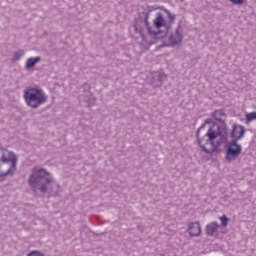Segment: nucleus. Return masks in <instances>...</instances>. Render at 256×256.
Segmentation results:
<instances>
[{
	"label": "nucleus",
	"mask_w": 256,
	"mask_h": 256,
	"mask_svg": "<svg viewBox=\"0 0 256 256\" xmlns=\"http://www.w3.org/2000/svg\"><path fill=\"white\" fill-rule=\"evenodd\" d=\"M213 123V118H208L204 121V123L198 128L196 131V139L199 147L206 153L207 155H212L217 151V147L222 145V143H227V135L223 134L219 131L217 126H210L207 133L203 135V137L199 136L202 129H205L206 125H211Z\"/></svg>",
	"instance_id": "f257e3e1"
},
{
	"label": "nucleus",
	"mask_w": 256,
	"mask_h": 256,
	"mask_svg": "<svg viewBox=\"0 0 256 256\" xmlns=\"http://www.w3.org/2000/svg\"><path fill=\"white\" fill-rule=\"evenodd\" d=\"M29 186L32 191H40L43 195L45 193H59V184L53 178V174L45 170V168H34L32 174L28 179Z\"/></svg>",
	"instance_id": "f03ea898"
},
{
	"label": "nucleus",
	"mask_w": 256,
	"mask_h": 256,
	"mask_svg": "<svg viewBox=\"0 0 256 256\" xmlns=\"http://www.w3.org/2000/svg\"><path fill=\"white\" fill-rule=\"evenodd\" d=\"M17 155L13 151L0 148V183L5 181L6 177H13L17 171Z\"/></svg>",
	"instance_id": "7ed1b4c3"
},
{
	"label": "nucleus",
	"mask_w": 256,
	"mask_h": 256,
	"mask_svg": "<svg viewBox=\"0 0 256 256\" xmlns=\"http://www.w3.org/2000/svg\"><path fill=\"white\" fill-rule=\"evenodd\" d=\"M153 25L157 30H153L149 22L148 26H146L148 35H150V37H152L153 39H165V37L169 35V29H171V24L167 23V20H165L163 13L158 12L156 14V18L153 20Z\"/></svg>",
	"instance_id": "20e7f679"
},
{
	"label": "nucleus",
	"mask_w": 256,
	"mask_h": 256,
	"mask_svg": "<svg viewBox=\"0 0 256 256\" xmlns=\"http://www.w3.org/2000/svg\"><path fill=\"white\" fill-rule=\"evenodd\" d=\"M47 95L41 88L32 87L24 91V100L31 109H39L41 105L47 103Z\"/></svg>",
	"instance_id": "39448f33"
},
{
	"label": "nucleus",
	"mask_w": 256,
	"mask_h": 256,
	"mask_svg": "<svg viewBox=\"0 0 256 256\" xmlns=\"http://www.w3.org/2000/svg\"><path fill=\"white\" fill-rule=\"evenodd\" d=\"M211 117L215 119L217 122L211 123V127H217L218 131H220L223 135H229V132H227V123H225V119H227V114L225 113V110L219 109L212 112Z\"/></svg>",
	"instance_id": "423d86ee"
},
{
	"label": "nucleus",
	"mask_w": 256,
	"mask_h": 256,
	"mask_svg": "<svg viewBox=\"0 0 256 256\" xmlns=\"http://www.w3.org/2000/svg\"><path fill=\"white\" fill-rule=\"evenodd\" d=\"M243 135H245V126L234 124L230 133V137H232L233 139L226 145V147H241V145L238 144L237 141H239V139H242Z\"/></svg>",
	"instance_id": "0eeeda50"
},
{
	"label": "nucleus",
	"mask_w": 256,
	"mask_h": 256,
	"mask_svg": "<svg viewBox=\"0 0 256 256\" xmlns=\"http://www.w3.org/2000/svg\"><path fill=\"white\" fill-rule=\"evenodd\" d=\"M167 79V74L163 71H156L150 73V75L147 78V81L151 87L154 89H157L159 87H163V83Z\"/></svg>",
	"instance_id": "6e6552de"
},
{
	"label": "nucleus",
	"mask_w": 256,
	"mask_h": 256,
	"mask_svg": "<svg viewBox=\"0 0 256 256\" xmlns=\"http://www.w3.org/2000/svg\"><path fill=\"white\" fill-rule=\"evenodd\" d=\"M242 151L243 148L241 146L235 148L231 146H226V160L235 161L241 155Z\"/></svg>",
	"instance_id": "1a4fd4ad"
},
{
	"label": "nucleus",
	"mask_w": 256,
	"mask_h": 256,
	"mask_svg": "<svg viewBox=\"0 0 256 256\" xmlns=\"http://www.w3.org/2000/svg\"><path fill=\"white\" fill-rule=\"evenodd\" d=\"M80 93V97H83L85 103L93 101V93L91 92V85H89V83L84 82L82 86H80Z\"/></svg>",
	"instance_id": "9d476101"
},
{
	"label": "nucleus",
	"mask_w": 256,
	"mask_h": 256,
	"mask_svg": "<svg viewBox=\"0 0 256 256\" xmlns=\"http://www.w3.org/2000/svg\"><path fill=\"white\" fill-rule=\"evenodd\" d=\"M179 29H181V26H178L175 30V33L171 34L169 37V43L171 47H175V45H179V43L183 41V35H181V32H179Z\"/></svg>",
	"instance_id": "9b49d317"
},
{
	"label": "nucleus",
	"mask_w": 256,
	"mask_h": 256,
	"mask_svg": "<svg viewBox=\"0 0 256 256\" xmlns=\"http://www.w3.org/2000/svg\"><path fill=\"white\" fill-rule=\"evenodd\" d=\"M190 237H199L201 235V224L199 222H192L187 229Z\"/></svg>",
	"instance_id": "f8f14e48"
},
{
	"label": "nucleus",
	"mask_w": 256,
	"mask_h": 256,
	"mask_svg": "<svg viewBox=\"0 0 256 256\" xmlns=\"http://www.w3.org/2000/svg\"><path fill=\"white\" fill-rule=\"evenodd\" d=\"M217 229H219V223L217 222H211L206 225L205 232L208 237H217Z\"/></svg>",
	"instance_id": "ddd939ff"
},
{
	"label": "nucleus",
	"mask_w": 256,
	"mask_h": 256,
	"mask_svg": "<svg viewBox=\"0 0 256 256\" xmlns=\"http://www.w3.org/2000/svg\"><path fill=\"white\" fill-rule=\"evenodd\" d=\"M162 7H156V6H148V11H144L141 13L142 17H144V23L145 27H149V17L151 15L152 11H157V9H161Z\"/></svg>",
	"instance_id": "4468645a"
},
{
	"label": "nucleus",
	"mask_w": 256,
	"mask_h": 256,
	"mask_svg": "<svg viewBox=\"0 0 256 256\" xmlns=\"http://www.w3.org/2000/svg\"><path fill=\"white\" fill-rule=\"evenodd\" d=\"M40 61H41V56L28 58L25 63V69L27 71H29V69H33V67H35V65H37V63H39Z\"/></svg>",
	"instance_id": "2eb2a0df"
},
{
	"label": "nucleus",
	"mask_w": 256,
	"mask_h": 256,
	"mask_svg": "<svg viewBox=\"0 0 256 256\" xmlns=\"http://www.w3.org/2000/svg\"><path fill=\"white\" fill-rule=\"evenodd\" d=\"M25 55V50L19 49L18 51L14 52V56L12 58V63H17V61L21 60V57Z\"/></svg>",
	"instance_id": "dca6fc26"
},
{
	"label": "nucleus",
	"mask_w": 256,
	"mask_h": 256,
	"mask_svg": "<svg viewBox=\"0 0 256 256\" xmlns=\"http://www.w3.org/2000/svg\"><path fill=\"white\" fill-rule=\"evenodd\" d=\"M162 9V11H164V12H166V15H167V17H168V19H169V23H168V25H170V27H171V25H173V23H175V14H172L168 9H166V8H161Z\"/></svg>",
	"instance_id": "f3484780"
},
{
	"label": "nucleus",
	"mask_w": 256,
	"mask_h": 256,
	"mask_svg": "<svg viewBox=\"0 0 256 256\" xmlns=\"http://www.w3.org/2000/svg\"><path fill=\"white\" fill-rule=\"evenodd\" d=\"M219 220L221 221V228H225L227 227V225H229V217H227V215H222L221 217H219Z\"/></svg>",
	"instance_id": "a211bd4d"
},
{
	"label": "nucleus",
	"mask_w": 256,
	"mask_h": 256,
	"mask_svg": "<svg viewBox=\"0 0 256 256\" xmlns=\"http://www.w3.org/2000/svg\"><path fill=\"white\" fill-rule=\"evenodd\" d=\"M246 123H251V121H256V112H250L245 114Z\"/></svg>",
	"instance_id": "6ab92c4d"
},
{
	"label": "nucleus",
	"mask_w": 256,
	"mask_h": 256,
	"mask_svg": "<svg viewBox=\"0 0 256 256\" xmlns=\"http://www.w3.org/2000/svg\"><path fill=\"white\" fill-rule=\"evenodd\" d=\"M232 5H243L247 0H229Z\"/></svg>",
	"instance_id": "aec40b11"
},
{
	"label": "nucleus",
	"mask_w": 256,
	"mask_h": 256,
	"mask_svg": "<svg viewBox=\"0 0 256 256\" xmlns=\"http://www.w3.org/2000/svg\"><path fill=\"white\" fill-rule=\"evenodd\" d=\"M239 131H241L240 129H237L236 132H235V135H239Z\"/></svg>",
	"instance_id": "412c9836"
}]
</instances>
